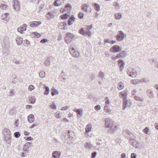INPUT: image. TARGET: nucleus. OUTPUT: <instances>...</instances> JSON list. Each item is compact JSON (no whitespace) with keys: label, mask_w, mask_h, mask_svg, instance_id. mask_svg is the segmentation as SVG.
Segmentation results:
<instances>
[{"label":"nucleus","mask_w":158,"mask_h":158,"mask_svg":"<svg viewBox=\"0 0 158 158\" xmlns=\"http://www.w3.org/2000/svg\"><path fill=\"white\" fill-rule=\"evenodd\" d=\"M143 131L146 134H147L149 131V129L147 127H146L143 129Z\"/></svg>","instance_id":"obj_56"},{"label":"nucleus","mask_w":158,"mask_h":158,"mask_svg":"<svg viewBox=\"0 0 158 158\" xmlns=\"http://www.w3.org/2000/svg\"><path fill=\"white\" fill-rule=\"evenodd\" d=\"M4 141L6 143L10 144L11 142V135H5L4 136Z\"/></svg>","instance_id":"obj_9"},{"label":"nucleus","mask_w":158,"mask_h":158,"mask_svg":"<svg viewBox=\"0 0 158 158\" xmlns=\"http://www.w3.org/2000/svg\"><path fill=\"white\" fill-rule=\"evenodd\" d=\"M121 96L123 98V106L122 109L124 110L127 105V92L126 91H123L120 93Z\"/></svg>","instance_id":"obj_2"},{"label":"nucleus","mask_w":158,"mask_h":158,"mask_svg":"<svg viewBox=\"0 0 158 158\" xmlns=\"http://www.w3.org/2000/svg\"><path fill=\"white\" fill-rule=\"evenodd\" d=\"M27 120L29 122L32 123L34 120V116L32 114L29 115L27 117Z\"/></svg>","instance_id":"obj_17"},{"label":"nucleus","mask_w":158,"mask_h":158,"mask_svg":"<svg viewBox=\"0 0 158 158\" xmlns=\"http://www.w3.org/2000/svg\"><path fill=\"white\" fill-rule=\"evenodd\" d=\"M14 135L15 137L18 138L20 136V134L19 132H16L14 133Z\"/></svg>","instance_id":"obj_44"},{"label":"nucleus","mask_w":158,"mask_h":158,"mask_svg":"<svg viewBox=\"0 0 158 158\" xmlns=\"http://www.w3.org/2000/svg\"><path fill=\"white\" fill-rule=\"evenodd\" d=\"M45 75V73L44 71H41L40 73V76L41 77L43 78L44 77Z\"/></svg>","instance_id":"obj_40"},{"label":"nucleus","mask_w":158,"mask_h":158,"mask_svg":"<svg viewBox=\"0 0 158 158\" xmlns=\"http://www.w3.org/2000/svg\"><path fill=\"white\" fill-rule=\"evenodd\" d=\"M46 19L48 20L52 19L54 18V15L53 13L52 12H49L45 15Z\"/></svg>","instance_id":"obj_12"},{"label":"nucleus","mask_w":158,"mask_h":158,"mask_svg":"<svg viewBox=\"0 0 158 158\" xmlns=\"http://www.w3.org/2000/svg\"><path fill=\"white\" fill-rule=\"evenodd\" d=\"M27 27V25L24 24L22 26H20L18 28V31L21 33H22L23 31L26 30Z\"/></svg>","instance_id":"obj_10"},{"label":"nucleus","mask_w":158,"mask_h":158,"mask_svg":"<svg viewBox=\"0 0 158 158\" xmlns=\"http://www.w3.org/2000/svg\"><path fill=\"white\" fill-rule=\"evenodd\" d=\"M29 150L28 149H27L26 148H23V150L24 151V152L25 153L27 154V155H28L29 153Z\"/></svg>","instance_id":"obj_52"},{"label":"nucleus","mask_w":158,"mask_h":158,"mask_svg":"<svg viewBox=\"0 0 158 158\" xmlns=\"http://www.w3.org/2000/svg\"><path fill=\"white\" fill-rule=\"evenodd\" d=\"M69 51L70 53L73 55L76 50L73 48L70 47Z\"/></svg>","instance_id":"obj_43"},{"label":"nucleus","mask_w":158,"mask_h":158,"mask_svg":"<svg viewBox=\"0 0 158 158\" xmlns=\"http://www.w3.org/2000/svg\"><path fill=\"white\" fill-rule=\"evenodd\" d=\"M16 41L17 42V44L19 45H21L22 43L23 42V39L21 37L16 38Z\"/></svg>","instance_id":"obj_20"},{"label":"nucleus","mask_w":158,"mask_h":158,"mask_svg":"<svg viewBox=\"0 0 158 158\" xmlns=\"http://www.w3.org/2000/svg\"><path fill=\"white\" fill-rule=\"evenodd\" d=\"M28 89L29 90L32 91L34 89V87L33 85H30L29 86Z\"/></svg>","instance_id":"obj_55"},{"label":"nucleus","mask_w":158,"mask_h":158,"mask_svg":"<svg viewBox=\"0 0 158 158\" xmlns=\"http://www.w3.org/2000/svg\"><path fill=\"white\" fill-rule=\"evenodd\" d=\"M147 80L146 78L142 79L140 80H139V83H143L147 81Z\"/></svg>","instance_id":"obj_50"},{"label":"nucleus","mask_w":158,"mask_h":158,"mask_svg":"<svg viewBox=\"0 0 158 158\" xmlns=\"http://www.w3.org/2000/svg\"><path fill=\"white\" fill-rule=\"evenodd\" d=\"M131 158H136V155L134 153H131Z\"/></svg>","instance_id":"obj_63"},{"label":"nucleus","mask_w":158,"mask_h":158,"mask_svg":"<svg viewBox=\"0 0 158 158\" xmlns=\"http://www.w3.org/2000/svg\"><path fill=\"white\" fill-rule=\"evenodd\" d=\"M60 0H55L53 4L55 6H58L60 4Z\"/></svg>","instance_id":"obj_36"},{"label":"nucleus","mask_w":158,"mask_h":158,"mask_svg":"<svg viewBox=\"0 0 158 158\" xmlns=\"http://www.w3.org/2000/svg\"><path fill=\"white\" fill-rule=\"evenodd\" d=\"M70 7V4H67L65 6V8H64L63 10L61 11L62 13H64L66 11L69 10L68 9Z\"/></svg>","instance_id":"obj_25"},{"label":"nucleus","mask_w":158,"mask_h":158,"mask_svg":"<svg viewBox=\"0 0 158 158\" xmlns=\"http://www.w3.org/2000/svg\"><path fill=\"white\" fill-rule=\"evenodd\" d=\"M92 5L94 6V9L97 11H98L100 9V6L99 5L96 3H93Z\"/></svg>","instance_id":"obj_23"},{"label":"nucleus","mask_w":158,"mask_h":158,"mask_svg":"<svg viewBox=\"0 0 158 158\" xmlns=\"http://www.w3.org/2000/svg\"><path fill=\"white\" fill-rule=\"evenodd\" d=\"M79 54L80 53L78 52L75 51L72 55L74 57L78 58L79 57Z\"/></svg>","instance_id":"obj_35"},{"label":"nucleus","mask_w":158,"mask_h":158,"mask_svg":"<svg viewBox=\"0 0 158 158\" xmlns=\"http://www.w3.org/2000/svg\"><path fill=\"white\" fill-rule=\"evenodd\" d=\"M92 128V126L91 124H88L87 126V127L85 128L86 131L87 132H89L91 131Z\"/></svg>","instance_id":"obj_29"},{"label":"nucleus","mask_w":158,"mask_h":158,"mask_svg":"<svg viewBox=\"0 0 158 158\" xmlns=\"http://www.w3.org/2000/svg\"><path fill=\"white\" fill-rule=\"evenodd\" d=\"M44 89H45V91L44 93V94L46 95H48L49 94V88L48 87L46 86H45Z\"/></svg>","instance_id":"obj_28"},{"label":"nucleus","mask_w":158,"mask_h":158,"mask_svg":"<svg viewBox=\"0 0 158 158\" xmlns=\"http://www.w3.org/2000/svg\"><path fill=\"white\" fill-rule=\"evenodd\" d=\"M105 124L106 127L107 128L111 127L110 130H112L113 129L112 127L113 126V121L111 119L109 118H106L105 119Z\"/></svg>","instance_id":"obj_6"},{"label":"nucleus","mask_w":158,"mask_h":158,"mask_svg":"<svg viewBox=\"0 0 158 158\" xmlns=\"http://www.w3.org/2000/svg\"><path fill=\"white\" fill-rule=\"evenodd\" d=\"M105 100V103L106 105H108L110 104V100L108 97H106Z\"/></svg>","instance_id":"obj_45"},{"label":"nucleus","mask_w":158,"mask_h":158,"mask_svg":"<svg viewBox=\"0 0 158 158\" xmlns=\"http://www.w3.org/2000/svg\"><path fill=\"white\" fill-rule=\"evenodd\" d=\"M89 6L86 4H83L81 6V9L85 12H87Z\"/></svg>","instance_id":"obj_21"},{"label":"nucleus","mask_w":158,"mask_h":158,"mask_svg":"<svg viewBox=\"0 0 158 158\" xmlns=\"http://www.w3.org/2000/svg\"><path fill=\"white\" fill-rule=\"evenodd\" d=\"M98 76L100 78H101L102 79H103L104 78V73L102 72L101 71L98 73Z\"/></svg>","instance_id":"obj_31"},{"label":"nucleus","mask_w":158,"mask_h":158,"mask_svg":"<svg viewBox=\"0 0 158 158\" xmlns=\"http://www.w3.org/2000/svg\"><path fill=\"white\" fill-rule=\"evenodd\" d=\"M14 91L13 89H11L9 93V95L12 96L14 94Z\"/></svg>","instance_id":"obj_62"},{"label":"nucleus","mask_w":158,"mask_h":158,"mask_svg":"<svg viewBox=\"0 0 158 158\" xmlns=\"http://www.w3.org/2000/svg\"><path fill=\"white\" fill-rule=\"evenodd\" d=\"M92 27V25L86 26L85 27L80 29L79 31V33L85 36L88 35V36H91L92 34L90 30Z\"/></svg>","instance_id":"obj_1"},{"label":"nucleus","mask_w":158,"mask_h":158,"mask_svg":"<svg viewBox=\"0 0 158 158\" xmlns=\"http://www.w3.org/2000/svg\"><path fill=\"white\" fill-rule=\"evenodd\" d=\"M23 42L27 44H30L29 41L27 40H23Z\"/></svg>","instance_id":"obj_64"},{"label":"nucleus","mask_w":158,"mask_h":158,"mask_svg":"<svg viewBox=\"0 0 158 158\" xmlns=\"http://www.w3.org/2000/svg\"><path fill=\"white\" fill-rule=\"evenodd\" d=\"M41 23V22L33 21L30 23V26L31 27H37Z\"/></svg>","instance_id":"obj_13"},{"label":"nucleus","mask_w":158,"mask_h":158,"mask_svg":"<svg viewBox=\"0 0 158 158\" xmlns=\"http://www.w3.org/2000/svg\"><path fill=\"white\" fill-rule=\"evenodd\" d=\"M30 100H31V104L34 103L36 101V99L34 98H30Z\"/></svg>","instance_id":"obj_51"},{"label":"nucleus","mask_w":158,"mask_h":158,"mask_svg":"<svg viewBox=\"0 0 158 158\" xmlns=\"http://www.w3.org/2000/svg\"><path fill=\"white\" fill-rule=\"evenodd\" d=\"M118 65L120 66V69L122 71L124 67V65L125 64L123 61L122 60L120 59L118 60Z\"/></svg>","instance_id":"obj_16"},{"label":"nucleus","mask_w":158,"mask_h":158,"mask_svg":"<svg viewBox=\"0 0 158 158\" xmlns=\"http://www.w3.org/2000/svg\"><path fill=\"white\" fill-rule=\"evenodd\" d=\"M131 83L132 84H137L139 83V80L138 79H135L133 80H131Z\"/></svg>","instance_id":"obj_39"},{"label":"nucleus","mask_w":158,"mask_h":158,"mask_svg":"<svg viewBox=\"0 0 158 158\" xmlns=\"http://www.w3.org/2000/svg\"><path fill=\"white\" fill-rule=\"evenodd\" d=\"M25 138L27 140H28V141L31 140H32V138H31V136L27 137H25Z\"/></svg>","instance_id":"obj_59"},{"label":"nucleus","mask_w":158,"mask_h":158,"mask_svg":"<svg viewBox=\"0 0 158 158\" xmlns=\"http://www.w3.org/2000/svg\"><path fill=\"white\" fill-rule=\"evenodd\" d=\"M0 7L2 9L4 10L8 9V6L6 4H1L0 5Z\"/></svg>","instance_id":"obj_33"},{"label":"nucleus","mask_w":158,"mask_h":158,"mask_svg":"<svg viewBox=\"0 0 158 158\" xmlns=\"http://www.w3.org/2000/svg\"><path fill=\"white\" fill-rule=\"evenodd\" d=\"M85 147L87 149H89L92 147V146L89 143H87L85 145Z\"/></svg>","instance_id":"obj_38"},{"label":"nucleus","mask_w":158,"mask_h":158,"mask_svg":"<svg viewBox=\"0 0 158 158\" xmlns=\"http://www.w3.org/2000/svg\"><path fill=\"white\" fill-rule=\"evenodd\" d=\"M78 17L80 19H82L84 17V15L81 13H80L78 14Z\"/></svg>","instance_id":"obj_54"},{"label":"nucleus","mask_w":158,"mask_h":158,"mask_svg":"<svg viewBox=\"0 0 158 158\" xmlns=\"http://www.w3.org/2000/svg\"><path fill=\"white\" fill-rule=\"evenodd\" d=\"M133 98L135 100L139 102H142L143 101V99L142 98H141L138 96H135L133 97Z\"/></svg>","instance_id":"obj_26"},{"label":"nucleus","mask_w":158,"mask_h":158,"mask_svg":"<svg viewBox=\"0 0 158 158\" xmlns=\"http://www.w3.org/2000/svg\"><path fill=\"white\" fill-rule=\"evenodd\" d=\"M127 73L129 76L133 77H135L137 74L136 70L133 67L128 68L127 70Z\"/></svg>","instance_id":"obj_3"},{"label":"nucleus","mask_w":158,"mask_h":158,"mask_svg":"<svg viewBox=\"0 0 158 158\" xmlns=\"http://www.w3.org/2000/svg\"><path fill=\"white\" fill-rule=\"evenodd\" d=\"M44 64H45V65L47 66H48L50 65V61L49 60H46L45 63H44Z\"/></svg>","instance_id":"obj_49"},{"label":"nucleus","mask_w":158,"mask_h":158,"mask_svg":"<svg viewBox=\"0 0 158 158\" xmlns=\"http://www.w3.org/2000/svg\"><path fill=\"white\" fill-rule=\"evenodd\" d=\"M94 109L98 111L100 110L101 106L99 105H97L95 106Z\"/></svg>","instance_id":"obj_47"},{"label":"nucleus","mask_w":158,"mask_h":158,"mask_svg":"<svg viewBox=\"0 0 158 158\" xmlns=\"http://www.w3.org/2000/svg\"><path fill=\"white\" fill-rule=\"evenodd\" d=\"M66 36L65 37V41L67 44L70 43L74 38V36L71 33H68L66 34Z\"/></svg>","instance_id":"obj_5"},{"label":"nucleus","mask_w":158,"mask_h":158,"mask_svg":"<svg viewBox=\"0 0 158 158\" xmlns=\"http://www.w3.org/2000/svg\"><path fill=\"white\" fill-rule=\"evenodd\" d=\"M104 42L105 44H106V43H109L110 44H113L115 43V41H112L111 40H110L109 39L105 40L104 41Z\"/></svg>","instance_id":"obj_37"},{"label":"nucleus","mask_w":158,"mask_h":158,"mask_svg":"<svg viewBox=\"0 0 158 158\" xmlns=\"http://www.w3.org/2000/svg\"><path fill=\"white\" fill-rule=\"evenodd\" d=\"M121 49V48L119 46L117 45H114L110 49L111 51L113 52H120Z\"/></svg>","instance_id":"obj_7"},{"label":"nucleus","mask_w":158,"mask_h":158,"mask_svg":"<svg viewBox=\"0 0 158 158\" xmlns=\"http://www.w3.org/2000/svg\"><path fill=\"white\" fill-rule=\"evenodd\" d=\"M61 114L59 112H57L55 114V116L58 118H60L61 117Z\"/></svg>","instance_id":"obj_42"},{"label":"nucleus","mask_w":158,"mask_h":158,"mask_svg":"<svg viewBox=\"0 0 158 158\" xmlns=\"http://www.w3.org/2000/svg\"><path fill=\"white\" fill-rule=\"evenodd\" d=\"M61 153L60 152L55 151L52 153V158H59L61 156Z\"/></svg>","instance_id":"obj_8"},{"label":"nucleus","mask_w":158,"mask_h":158,"mask_svg":"<svg viewBox=\"0 0 158 158\" xmlns=\"http://www.w3.org/2000/svg\"><path fill=\"white\" fill-rule=\"evenodd\" d=\"M58 94V92L54 88H52L51 89V95L52 96H54L56 94Z\"/></svg>","instance_id":"obj_27"},{"label":"nucleus","mask_w":158,"mask_h":158,"mask_svg":"<svg viewBox=\"0 0 158 158\" xmlns=\"http://www.w3.org/2000/svg\"><path fill=\"white\" fill-rule=\"evenodd\" d=\"M137 92V91L136 90H133L132 91L131 94L132 96L133 97L134 96H135L136 93Z\"/></svg>","instance_id":"obj_53"},{"label":"nucleus","mask_w":158,"mask_h":158,"mask_svg":"<svg viewBox=\"0 0 158 158\" xmlns=\"http://www.w3.org/2000/svg\"><path fill=\"white\" fill-rule=\"evenodd\" d=\"M61 77H64L65 78V75L63 73V72H62L60 75L59 78H60Z\"/></svg>","instance_id":"obj_60"},{"label":"nucleus","mask_w":158,"mask_h":158,"mask_svg":"<svg viewBox=\"0 0 158 158\" xmlns=\"http://www.w3.org/2000/svg\"><path fill=\"white\" fill-rule=\"evenodd\" d=\"M125 53V52L122 51L121 52L118 54L117 56V58H118V59H119L121 57H123L124 56V54Z\"/></svg>","instance_id":"obj_30"},{"label":"nucleus","mask_w":158,"mask_h":158,"mask_svg":"<svg viewBox=\"0 0 158 158\" xmlns=\"http://www.w3.org/2000/svg\"><path fill=\"white\" fill-rule=\"evenodd\" d=\"M146 93L147 96L151 99L153 98V94L152 90L148 89L146 90Z\"/></svg>","instance_id":"obj_14"},{"label":"nucleus","mask_w":158,"mask_h":158,"mask_svg":"<svg viewBox=\"0 0 158 158\" xmlns=\"http://www.w3.org/2000/svg\"><path fill=\"white\" fill-rule=\"evenodd\" d=\"M82 110L81 109H78V111L77 112V116L80 117L82 116V114H81Z\"/></svg>","instance_id":"obj_41"},{"label":"nucleus","mask_w":158,"mask_h":158,"mask_svg":"<svg viewBox=\"0 0 158 158\" xmlns=\"http://www.w3.org/2000/svg\"><path fill=\"white\" fill-rule=\"evenodd\" d=\"M38 125V124L37 123L33 124L30 127V128H32L35 127L37 126Z\"/></svg>","instance_id":"obj_61"},{"label":"nucleus","mask_w":158,"mask_h":158,"mask_svg":"<svg viewBox=\"0 0 158 158\" xmlns=\"http://www.w3.org/2000/svg\"><path fill=\"white\" fill-rule=\"evenodd\" d=\"M97 153L96 152H92L91 154V157L92 158H95L97 155Z\"/></svg>","instance_id":"obj_48"},{"label":"nucleus","mask_w":158,"mask_h":158,"mask_svg":"<svg viewBox=\"0 0 158 158\" xmlns=\"http://www.w3.org/2000/svg\"><path fill=\"white\" fill-rule=\"evenodd\" d=\"M61 25L62 24H63L64 26V29H66L67 28V24L65 23V22H61Z\"/></svg>","instance_id":"obj_46"},{"label":"nucleus","mask_w":158,"mask_h":158,"mask_svg":"<svg viewBox=\"0 0 158 158\" xmlns=\"http://www.w3.org/2000/svg\"><path fill=\"white\" fill-rule=\"evenodd\" d=\"M33 146L32 143L31 142H27L23 146V148L29 150L30 148Z\"/></svg>","instance_id":"obj_18"},{"label":"nucleus","mask_w":158,"mask_h":158,"mask_svg":"<svg viewBox=\"0 0 158 158\" xmlns=\"http://www.w3.org/2000/svg\"><path fill=\"white\" fill-rule=\"evenodd\" d=\"M19 120L18 119H17L15 123V126L16 127H18L19 125L18 122H19Z\"/></svg>","instance_id":"obj_58"},{"label":"nucleus","mask_w":158,"mask_h":158,"mask_svg":"<svg viewBox=\"0 0 158 158\" xmlns=\"http://www.w3.org/2000/svg\"><path fill=\"white\" fill-rule=\"evenodd\" d=\"M10 14L9 13H6L2 14V18L3 20L7 21L9 19L8 16Z\"/></svg>","instance_id":"obj_15"},{"label":"nucleus","mask_w":158,"mask_h":158,"mask_svg":"<svg viewBox=\"0 0 158 158\" xmlns=\"http://www.w3.org/2000/svg\"><path fill=\"white\" fill-rule=\"evenodd\" d=\"M14 4L13 5L14 9L18 11L19 9V6L18 2L17 0H14Z\"/></svg>","instance_id":"obj_11"},{"label":"nucleus","mask_w":158,"mask_h":158,"mask_svg":"<svg viewBox=\"0 0 158 158\" xmlns=\"http://www.w3.org/2000/svg\"><path fill=\"white\" fill-rule=\"evenodd\" d=\"M69 17V15H68L67 14H64L60 16L61 19H67Z\"/></svg>","instance_id":"obj_34"},{"label":"nucleus","mask_w":158,"mask_h":158,"mask_svg":"<svg viewBox=\"0 0 158 158\" xmlns=\"http://www.w3.org/2000/svg\"><path fill=\"white\" fill-rule=\"evenodd\" d=\"M126 35L122 31H120L118 32V35L116 36V40L119 42L122 41L126 37Z\"/></svg>","instance_id":"obj_4"},{"label":"nucleus","mask_w":158,"mask_h":158,"mask_svg":"<svg viewBox=\"0 0 158 158\" xmlns=\"http://www.w3.org/2000/svg\"><path fill=\"white\" fill-rule=\"evenodd\" d=\"M115 19L117 20L120 19L122 17V15L121 14L116 13L115 15Z\"/></svg>","instance_id":"obj_32"},{"label":"nucleus","mask_w":158,"mask_h":158,"mask_svg":"<svg viewBox=\"0 0 158 158\" xmlns=\"http://www.w3.org/2000/svg\"><path fill=\"white\" fill-rule=\"evenodd\" d=\"M124 87L123 84L121 82H119L118 84L117 88L119 90L123 89Z\"/></svg>","instance_id":"obj_24"},{"label":"nucleus","mask_w":158,"mask_h":158,"mask_svg":"<svg viewBox=\"0 0 158 158\" xmlns=\"http://www.w3.org/2000/svg\"><path fill=\"white\" fill-rule=\"evenodd\" d=\"M75 19V18L73 16H71L68 20V24L69 26H70L73 22H74Z\"/></svg>","instance_id":"obj_22"},{"label":"nucleus","mask_w":158,"mask_h":158,"mask_svg":"<svg viewBox=\"0 0 158 158\" xmlns=\"http://www.w3.org/2000/svg\"><path fill=\"white\" fill-rule=\"evenodd\" d=\"M3 134L5 136L9 135H11L10 130L7 128H5L4 129L3 131Z\"/></svg>","instance_id":"obj_19"},{"label":"nucleus","mask_w":158,"mask_h":158,"mask_svg":"<svg viewBox=\"0 0 158 158\" xmlns=\"http://www.w3.org/2000/svg\"><path fill=\"white\" fill-rule=\"evenodd\" d=\"M50 107L53 109L55 110L56 109V106L54 105V103H53L50 106Z\"/></svg>","instance_id":"obj_57"}]
</instances>
